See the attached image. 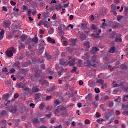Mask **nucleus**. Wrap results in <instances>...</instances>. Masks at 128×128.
Instances as JSON below:
<instances>
[{
  "label": "nucleus",
  "mask_w": 128,
  "mask_h": 128,
  "mask_svg": "<svg viewBox=\"0 0 128 128\" xmlns=\"http://www.w3.org/2000/svg\"><path fill=\"white\" fill-rule=\"evenodd\" d=\"M16 52V49L14 48L13 47L8 49V50L6 52V55L8 58H11L14 56V54Z\"/></svg>",
  "instance_id": "f257e3e1"
},
{
  "label": "nucleus",
  "mask_w": 128,
  "mask_h": 128,
  "mask_svg": "<svg viewBox=\"0 0 128 128\" xmlns=\"http://www.w3.org/2000/svg\"><path fill=\"white\" fill-rule=\"evenodd\" d=\"M115 38V42H122V38H118L120 36H118V34H116V33H114L110 36L111 38Z\"/></svg>",
  "instance_id": "f03ea898"
},
{
  "label": "nucleus",
  "mask_w": 128,
  "mask_h": 128,
  "mask_svg": "<svg viewBox=\"0 0 128 128\" xmlns=\"http://www.w3.org/2000/svg\"><path fill=\"white\" fill-rule=\"evenodd\" d=\"M60 110H66V108H62L60 106H57L54 112V114H55V116H58V114H60Z\"/></svg>",
  "instance_id": "7ed1b4c3"
},
{
  "label": "nucleus",
  "mask_w": 128,
  "mask_h": 128,
  "mask_svg": "<svg viewBox=\"0 0 128 128\" xmlns=\"http://www.w3.org/2000/svg\"><path fill=\"white\" fill-rule=\"evenodd\" d=\"M40 92V86H34L32 88V94H36Z\"/></svg>",
  "instance_id": "20e7f679"
},
{
  "label": "nucleus",
  "mask_w": 128,
  "mask_h": 128,
  "mask_svg": "<svg viewBox=\"0 0 128 128\" xmlns=\"http://www.w3.org/2000/svg\"><path fill=\"white\" fill-rule=\"evenodd\" d=\"M22 90H24L25 92H28V94H30V96L32 95V92H30V88L25 87L24 85H22Z\"/></svg>",
  "instance_id": "39448f33"
},
{
  "label": "nucleus",
  "mask_w": 128,
  "mask_h": 128,
  "mask_svg": "<svg viewBox=\"0 0 128 128\" xmlns=\"http://www.w3.org/2000/svg\"><path fill=\"white\" fill-rule=\"evenodd\" d=\"M36 97L35 100H38V102L40 101V98H42V96L41 93H38L36 94H35Z\"/></svg>",
  "instance_id": "423d86ee"
},
{
  "label": "nucleus",
  "mask_w": 128,
  "mask_h": 128,
  "mask_svg": "<svg viewBox=\"0 0 128 128\" xmlns=\"http://www.w3.org/2000/svg\"><path fill=\"white\" fill-rule=\"evenodd\" d=\"M76 39L70 38L69 40L70 46H76Z\"/></svg>",
  "instance_id": "0eeeda50"
},
{
  "label": "nucleus",
  "mask_w": 128,
  "mask_h": 128,
  "mask_svg": "<svg viewBox=\"0 0 128 128\" xmlns=\"http://www.w3.org/2000/svg\"><path fill=\"white\" fill-rule=\"evenodd\" d=\"M68 64L70 66H74V64H76V59H74V58L72 59L71 60L69 61L68 62Z\"/></svg>",
  "instance_id": "6e6552de"
},
{
  "label": "nucleus",
  "mask_w": 128,
  "mask_h": 128,
  "mask_svg": "<svg viewBox=\"0 0 128 128\" xmlns=\"http://www.w3.org/2000/svg\"><path fill=\"white\" fill-rule=\"evenodd\" d=\"M62 24H59L58 26V30H59L60 34H64V32L62 30Z\"/></svg>",
  "instance_id": "1a4fd4ad"
},
{
  "label": "nucleus",
  "mask_w": 128,
  "mask_h": 128,
  "mask_svg": "<svg viewBox=\"0 0 128 128\" xmlns=\"http://www.w3.org/2000/svg\"><path fill=\"white\" fill-rule=\"evenodd\" d=\"M68 62V60L66 58H62L60 60V64L62 66L66 64Z\"/></svg>",
  "instance_id": "9d476101"
},
{
  "label": "nucleus",
  "mask_w": 128,
  "mask_h": 128,
  "mask_svg": "<svg viewBox=\"0 0 128 128\" xmlns=\"http://www.w3.org/2000/svg\"><path fill=\"white\" fill-rule=\"evenodd\" d=\"M10 98V94H4L2 96V100L8 102V98Z\"/></svg>",
  "instance_id": "9b49d317"
},
{
  "label": "nucleus",
  "mask_w": 128,
  "mask_h": 128,
  "mask_svg": "<svg viewBox=\"0 0 128 128\" xmlns=\"http://www.w3.org/2000/svg\"><path fill=\"white\" fill-rule=\"evenodd\" d=\"M3 24H4V26H6L7 28H8V26H10V20H7L4 21L3 22Z\"/></svg>",
  "instance_id": "f8f14e48"
},
{
  "label": "nucleus",
  "mask_w": 128,
  "mask_h": 128,
  "mask_svg": "<svg viewBox=\"0 0 128 128\" xmlns=\"http://www.w3.org/2000/svg\"><path fill=\"white\" fill-rule=\"evenodd\" d=\"M86 64V66H89V68H90L91 66L96 68V64H94L93 65H92V64H90V60H87Z\"/></svg>",
  "instance_id": "ddd939ff"
},
{
  "label": "nucleus",
  "mask_w": 128,
  "mask_h": 128,
  "mask_svg": "<svg viewBox=\"0 0 128 128\" xmlns=\"http://www.w3.org/2000/svg\"><path fill=\"white\" fill-rule=\"evenodd\" d=\"M28 36L26 34H22L20 36V40L21 42H24L26 40Z\"/></svg>",
  "instance_id": "4468645a"
},
{
  "label": "nucleus",
  "mask_w": 128,
  "mask_h": 128,
  "mask_svg": "<svg viewBox=\"0 0 128 128\" xmlns=\"http://www.w3.org/2000/svg\"><path fill=\"white\" fill-rule=\"evenodd\" d=\"M56 90V86H50L49 88L47 89V92H52Z\"/></svg>",
  "instance_id": "2eb2a0df"
},
{
  "label": "nucleus",
  "mask_w": 128,
  "mask_h": 128,
  "mask_svg": "<svg viewBox=\"0 0 128 128\" xmlns=\"http://www.w3.org/2000/svg\"><path fill=\"white\" fill-rule=\"evenodd\" d=\"M33 124H40V122L38 120V118H34L33 121H32Z\"/></svg>",
  "instance_id": "dca6fc26"
},
{
  "label": "nucleus",
  "mask_w": 128,
  "mask_h": 128,
  "mask_svg": "<svg viewBox=\"0 0 128 128\" xmlns=\"http://www.w3.org/2000/svg\"><path fill=\"white\" fill-rule=\"evenodd\" d=\"M120 26H122V24L118 22H116L113 26V28H120Z\"/></svg>",
  "instance_id": "f3484780"
},
{
  "label": "nucleus",
  "mask_w": 128,
  "mask_h": 128,
  "mask_svg": "<svg viewBox=\"0 0 128 128\" xmlns=\"http://www.w3.org/2000/svg\"><path fill=\"white\" fill-rule=\"evenodd\" d=\"M96 84H104V80L102 79H98L96 81Z\"/></svg>",
  "instance_id": "a211bd4d"
},
{
  "label": "nucleus",
  "mask_w": 128,
  "mask_h": 128,
  "mask_svg": "<svg viewBox=\"0 0 128 128\" xmlns=\"http://www.w3.org/2000/svg\"><path fill=\"white\" fill-rule=\"evenodd\" d=\"M44 106H46V104L42 102L39 107V109L41 110H44Z\"/></svg>",
  "instance_id": "6ab92c4d"
},
{
  "label": "nucleus",
  "mask_w": 128,
  "mask_h": 128,
  "mask_svg": "<svg viewBox=\"0 0 128 128\" xmlns=\"http://www.w3.org/2000/svg\"><path fill=\"white\" fill-rule=\"evenodd\" d=\"M116 46H113L112 47H110V54H114V52H116Z\"/></svg>",
  "instance_id": "aec40b11"
},
{
  "label": "nucleus",
  "mask_w": 128,
  "mask_h": 128,
  "mask_svg": "<svg viewBox=\"0 0 128 128\" xmlns=\"http://www.w3.org/2000/svg\"><path fill=\"white\" fill-rule=\"evenodd\" d=\"M100 108L102 112H106V106H104V104L100 105Z\"/></svg>",
  "instance_id": "412c9836"
},
{
  "label": "nucleus",
  "mask_w": 128,
  "mask_h": 128,
  "mask_svg": "<svg viewBox=\"0 0 128 128\" xmlns=\"http://www.w3.org/2000/svg\"><path fill=\"white\" fill-rule=\"evenodd\" d=\"M44 84H46V86H48L49 84L46 80H44L41 82V86H44Z\"/></svg>",
  "instance_id": "4be33fe9"
},
{
  "label": "nucleus",
  "mask_w": 128,
  "mask_h": 128,
  "mask_svg": "<svg viewBox=\"0 0 128 128\" xmlns=\"http://www.w3.org/2000/svg\"><path fill=\"white\" fill-rule=\"evenodd\" d=\"M55 8L56 10H62V6L60 4H59L56 6Z\"/></svg>",
  "instance_id": "5701e85b"
},
{
  "label": "nucleus",
  "mask_w": 128,
  "mask_h": 128,
  "mask_svg": "<svg viewBox=\"0 0 128 128\" xmlns=\"http://www.w3.org/2000/svg\"><path fill=\"white\" fill-rule=\"evenodd\" d=\"M5 84L7 86H12V82H10V80H5Z\"/></svg>",
  "instance_id": "b1692460"
},
{
  "label": "nucleus",
  "mask_w": 128,
  "mask_h": 128,
  "mask_svg": "<svg viewBox=\"0 0 128 128\" xmlns=\"http://www.w3.org/2000/svg\"><path fill=\"white\" fill-rule=\"evenodd\" d=\"M47 40H48V42H50L51 44L56 43V41L54 39H52V38L50 37H48L47 38Z\"/></svg>",
  "instance_id": "393cba45"
},
{
  "label": "nucleus",
  "mask_w": 128,
  "mask_h": 128,
  "mask_svg": "<svg viewBox=\"0 0 128 128\" xmlns=\"http://www.w3.org/2000/svg\"><path fill=\"white\" fill-rule=\"evenodd\" d=\"M2 126H6V120H2L0 122Z\"/></svg>",
  "instance_id": "a878e982"
},
{
  "label": "nucleus",
  "mask_w": 128,
  "mask_h": 128,
  "mask_svg": "<svg viewBox=\"0 0 128 128\" xmlns=\"http://www.w3.org/2000/svg\"><path fill=\"white\" fill-rule=\"evenodd\" d=\"M84 44L86 48H90V42H88L84 43Z\"/></svg>",
  "instance_id": "bb28decb"
},
{
  "label": "nucleus",
  "mask_w": 128,
  "mask_h": 128,
  "mask_svg": "<svg viewBox=\"0 0 128 128\" xmlns=\"http://www.w3.org/2000/svg\"><path fill=\"white\" fill-rule=\"evenodd\" d=\"M48 32L49 34H54V28H52V27L50 28L48 30Z\"/></svg>",
  "instance_id": "cd10ccee"
},
{
  "label": "nucleus",
  "mask_w": 128,
  "mask_h": 128,
  "mask_svg": "<svg viewBox=\"0 0 128 128\" xmlns=\"http://www.w3.org/2000/svg\"><path fill=\"white\" fill-rule=\"evenodd\" d=\"M123 18H124V16L122 15L117 16L116 20H118V22H120V20H122Z\"/></svg>",
  "instance_id": "c85d7f7f"
},
{
  "label": "nucleus",
  "mask_w": 128,
  "mask_h": 128,
  "mask_svg": "<svg viewBox=\"0 0 128 128\" xmlns=\"http://www.w3.org/2000/svg\"><path fill=\"white\" fill-rule=\"evenodd\" d=\"M92 94H88L86 97V100H92Z\"/></svg>",
  "instance_id": "c756f323"
},
{
  "label": "nucleus",
  "mask_w": 128,
  "mask_h": 128,
  "mask_svg": "<svg viewBox=\"0 0 128 128\" xmlns=\"http://www.w3.org/2000/svg\"><path fill=\"white\" fill-rule=\"evenodd\" d=\"M66 52H68V54H72V49L70 48H66Z\"/></svg>",
  "instance_id": "7c9ffc66"
},
{
  "label": "nucleus",
  "mask_w": 128,
  "mask_h": 128,
  "mask_svg": "<svg viewBox=\"0 0 128 128\" xmlns=\"http://www.w3.org/2000/svg\"><path fill=\"white\" fill-rule=\"evenodd\" d=\"M20 66V62H14V64H13L14 68L17 66V68H20V66Z\"/></svg>",
  "instance_id": "2f4dec72"
},
{
  "label": "nucleus",
  "mask_w": 128,
  "mask_h": 128,
  "mask_svg": "<svg viewBox=\"0 0 128 128\" xmlns=\"http://www.w3.org/2000/svg\"><path fill=\"white\" fill-rule=\"evenodd\" d=\"M44 56L46 58H47V59L48 60H51L52 58V56H50L48 54L46 53V52Z\"/></svg>",
  "instance_id": "473e14b6"
},
{
  "label": "nucleus",
  "mask_w": 128,
  "mask_h": 128,
  "mask_svg": "<svg viewBox=\"0 0 128 128\" xmlns=\"http://www.w3.org/2000/svg\"><path fill=\"white\" fill-rule=\"evenodd\" d=\"M1 114L2 116H6V110H2Z\"/></svg>",
  "instance_id": "72a5a7b5"
},
{
  "label": "nucleus",
  "mask_w": 128,
  "mask_h": 128,
  "mask_svg": "<svg viewBox=\"0 0 128 128\" xmlns=\"http://www.w3.org/2000/svg\"><path fill=\"white\" fill-rule=\"evenodd\" d=\"M112 106H114V102L113 101H110L109 102L108 107L109 108H112Z\"/></svg>",
  "instance_id": "f704fd0d"
},
{
  "label": "nucleus",
  "mask_w": 128,
  "mask_h": 128,
  "mask_svg": "<svg viewBox=\"0 0 128 128\" xmlns=\"http://www.w3.org/2000/svg\"><path fill=\"white\" fill-rule=\"evenodd\" d=\"M96 122H98V123L102 122H104V119L100 118L96 120Z\"/></svg>",
  "instance_id": "c9c22d12"
},
{
  "label": "nucleus",
  "mask_w": 128,
  "mask_h": 128,
  "mask_svg": "<svg viewBox=\"0 0 128 128\" xmlns=\"http://www.w3.org/2000/svg\"><path fill=\"white\" fill-rule=\"evenodd\" d=\"M52 108H54V106H52V105H51L47 106V108H46V110H52Z\"/></svg>",
  "instance_id": "e433bc0d"
},
{
  "label": "nucleus",
  "mask_w": 128,
  "mask_h": 128,
  "mask_svg": "<svg viewBox=\"0 0 128 128\" xmlns=\"http://www.w3.org/2000/svg\"><path fill=\"white\" fill-rule=\"evenodd\" d=\"M120 68H122L123 70H126V69L128 66H126V65L124 64H122L120 66Z\"/></svg>",
  "instance_id": "4c0bfd02"
},
{
  "label": "nucleus",
  "mask_w": 128,
  "mask_h": 128,
  "mask_svg": "<svg viewBox=\"0 0 128 128\" xmlns=\"http://www.w3.org/2000/svg\"><path fill=\"white\" fill-rule=\"evenodd\" d=\"M32 40L34 42H35V44H38V37L36 36L34 37V39H32Z\"/></svg>",
  "instance_id": "58836bf2"
},
{
  "label": "nucleus",
  "mask_w": 128,
  "mask_h": 128,
  "mask_svg": "<svg viewBox=\"0 0 128 128\" xmlns=\"http://www.w3.org/2000/svg\"><path fill=\"white\" fill-rule=\"evenodd\" d=\"M61 40L62 42H66V40H68V38L64 37V36H61Z\"/></svg>",
  "instance_id": "ea45409f"
},
{
  "label": "nucleus",
  "mask_w": 128,
  "mask_h": 128,
  "mask_svg": "<svg viewBox=\"0 0 128 128\" xmlns=\"http://www.w3.org/2000/svg\"><path fill=\"white\" fill-rule=\"evenodd\" d=\"M94 92H96V94H100V88H95Z\"/></svg>",
  "instance_id": "a19ab883"
},
{
  "label": "nucleus",
  "mask_w": 128,
  "mask_h": 128,
  "mask_svg": "<svg viewBox=\"0 0 128 128\" xmlns=\"http://www.w3.org/2000/svg\"><path fill=\"white\" fill-rule=\"evenodd\" d=\"M56 106H58L60 104V102L58 101V100H55L54 102Z\"/></svg>",
  "instance_id": "79ce46f5"
},
{
  "label": "nucleus",
  "mask_w": 128,
  "mask_h": 128,
  "mask_svg": "<svg viewBox=\"0 0 128 128\" xmlns=\"http://www.w3.org/2000/svg\"><path fill=\"white\" fill-rule=\"evenodd\" d=\"M17 87L18 88H22V83H19L16 85Z\"/></svg>",
  "instance_id": "37998d69"
},
{
  "label": "nucleus",
  "mask_w": 128,
  "mask_h": 128,
  "mask_svg": "<svg viewBox=\"0 0 128 128\" xmlns=\"http://www.w3.org/2000/svg\"><path fill=\"white\" fill-rule=\"evenodd\" d=\"M50 122V124H54L56 122V118H51Z\"/></svg>",
  "instance_id": "c03bdc74"
},
{
  "label": "nucleus",
  "mask_w": 128,
  "mask_h": 128,
  "mask_svg": "<svg viewBox=\"0 0 128 128\" xmlns=\"http://www.w3.org/2000/svg\"><path fill=\"white\" fill-rule=\"evenodd\" d=\"M98 50H100V49H98V48L94 47L92 48V51L93 52H98Z\"/></svg>",
  "instance_id": "a18cd8bd"
},
{
  "label": "nucleus",
  "mask_w": 128,
  "mask_h": 128,
  "mask_svg": "<svg viewBox=\"0 0 128 128\" xmlns=\"http://www.w3.org/2000/svg\"><path fill=\"white\" fill-rule=\"evenodd\" d=\"M46 100H52V96H46V98H45Z\"/></svg>",
  "instance_id": "49530a36"
},
{
  "label": "nucleus",
  "mask_w": 128,
  "mask_h": 128,
  "mask_svg": "<svg viewBox=\"0 0 128 128\" xmlns=\"http://www.w3.org/2000/svg\"><path fill=\"white\" fill-rule=\"evenodd\" d=\"M63 73H64V71L62 70H60L59 71H58V74L59 76H60L61 75H62Z\"/></svg>",
  "instance_id": "de8ad7c7"
},
{
  "label": "nucleus",
  "mask_w": 128,
  "mask_h": 128,
  "mask_svg": "<svg viewBox=\"0 0 128 128\" xmlns=\"http://www.w3.org/2000/svg\"><path fill=\"white\" fill-rule=\"evenodd\" d=\"M28 7L26 6L25 5L23 6V12H26V10H28Z\"/></svg>",
  "instance_id": "09e8293b"
},
{
  "label": "nucleus",
  "mask_w": 128,
  "mask_h": 128,
  "mask_svg": "<svg viewBox=\"0 0 128 128\" xmlns=\"http://www.w3.org/2000/svg\"><path fill=\"white\" fill-rule=\"evenodd\" d=\"M2 72H8V68H6V67H5L4 69L2 70Z\"/></svg>",
  "instance_id": "8fccbe9b"
},
{
  "label": "nucleus",
  "mask_w": 128,
  "mask_h": 128,
  "mask_svg": "<svg viewBox=\"0 0 128 128\" xmlns=\"http://www.w3.org/2000/svg\"><path fill=\"white\" fill-rule=\"evenodd\" d=\"M80 40H86V37L85 36H81L80 37Z\"/></svg>",
  "instance_id": "3c124183"
},
{
  "label": "nucleus",
  "mask_w": 128,
  "mask_h": 128,
  "mask_svg": "<svg viewBox=\"0 0 128 128\" xmlns=\"http://www.w3.org/2000/svg\"><path fill=\"white\" fill-rule=\"evenodd\" d=\"M28 94V92H24L22 94V96H26Z\"/></svg>",
  "instance_id": "603ef678"
},
{
  "label": "nucleus",
  "mask_w": 128,
  "mask_h": 128,
  "mask_svg": "<svg viewBox=\"0 0 128 128\" xmlns=\"http://www.w3.org/2000/svg\"><path fill=\"white\" fill-rule=\"evenodd\" d=\"M76 68H77L76 66H74L73 69L71 71L72 72H76Z\"/></svg>",
  "instance_id": "864d4df0"
},
{
  "label": "nucleus",
  "mask_w": 128,
  "mask_h": 128,
  "mask_svg": "<svg viewBox=\"0 0 128 128\" xmlns=\"http://www.w3.org/2000/svg\"><path fill=\"white\" fill-rule=\"evenodd\" d=\"M4 34V30H2L0 32V36L3 37Z\"/></svg>",
  "instance_id": "5fc2aeb1"
},
{
  "label": "nucleus",
  "mask_w": 128,
  "mask_h": 128,
  "mask_svg": "<svg viewBox=\"0 0 128 128\" xmlns=\"http://www.w3.org/2000/svg\"><path fill=\"white\" fill-rule=\"evenodd\" d=\"M85 124H90V122L89 120L86 119L85 120Z\"/></svg>",
  "instance_id": "6e6d98bb"
},
{
  "label": "nucleus",
  "mask_w": 128,
  "mask_h": 128,
  "mask_svg": "<svg viewBox=\"0 0 128 128\" xmlns=\"http://www.w3.org/2000/svg\"><path fill=\"white\" fill-rule=\"evenodd\" d=\"M16 108H12L10 110V112H12V114H14L16 112Z\"/></svg>",
  "instance_id": "4d7b16f0"
},
{
  "label": "nucleus",
  "mask_w": 128,
  "mask_h": 128,
  "mask_svg": "<svg viewBox=\"0 0 128 128\" xmlns=\"http://www.w3.org/2000/svg\"><path fill=\"white\" fill-rule=\"evenodd\" d=\"M122 114H124V116H128V111H126V110H125V111H124V112H122Z\"/></svg>",
  "instance_id": "13d9d810"
},
{
  "label": "nucleus",
  "mask_w": 128,
  "mask_h": 128,
  "mask_svg": "<svg viewBox=\"0 0 128 128\" xmlns=\"http://www.w3.org/2000/svg\"><path fill=\"white\" fill-rule=\"evenodd\" d=\"M44 26L46 28H48V22H44Z\"/></svg>",
  "instance_id": "bf43d9fd"
},
{
  "label": "nucleus",
  "mask_w": 128,
  "mask_h": 128,
  "mask_svg": "<svg viewBox=\"0 0 128 128\" xmlns=\"http://www.w3.org/2000/svg\"><path fill=\"white\" fill-rule=\"evenodd\" d=\"M35 106H36V105H35L34 103H31V104H30V108H34Z\"/></svg>",
  "instance_id": "052dcab7"
},
{
  "label": "nucleus",
  "mask_w": 128,
  "mask_h": 128,
  "mask_svg": "<svg viewBox=\"0 0 128 128\" xmlns=\"http://www.w3.org/2000/svg\"><path fill=\"white\" fill-rule=\"evenodd\" d=\"M52 20H56V14H54L53 16H52Z\"/></svg>",
  "instance_id": "680f3d73"
},
{
  "label": "nucleus",
  "mask_w": 128,
  "mask_h": 128,
  "mask_svg": "<svg viewBox=\"0 0 128 128\" xmlns=\"http://www.w3.org/2000/svg\"><path fill=\"white\" fill-rule=\"evenodd\" d=\"M10 2L12 6H16V3L12 0H11Z\"/></svg>",
  "instance_id": "e2e57ef3"
},
{
  "label": "nucleus",
  "mask_w": 128,
  "mask_h": 128,
  "mask_svg": "<svg viewBox=\"0 0 128 128\" xmlns=\"http://www.w3.org/2000/svg\"><path fill=\"white\" fill-rule=\"evenodd\" d=\"M96 118H100V112H96Z\"/></svg>",
  "instance_id": "0e129e2a"
},
{
  "label": "nucleus",
  "mask_w": 128,
  "mask_h": 128,
  "mask_svg": "<svg viewBox=\"0 0 128 128\" xmlns=\"http://www.w3.org/2000/svg\"><path fill=\"white\" fill-rule=\"evenodd\" d=\"M95 100H96V102H98V100H99V96L98 95H96L95 98H94Z\"/></svg>",
  "instance_id": "69168bd1"
},
{
  "label": "nucleus",
  "mask_w": 128,
  "mask_h": 128,
  "mask_svg": "<svg viewBox=\"0 0 128 128\" xmlns=\"http://www.w3.org/2000/svg\"><path fill=\"white\" fill-rule=\"evenodd\" d=\"M18 96H20V95L16 93L14 95V98L16 99L18 98Z\"/></svg>",
  "instance_id": "338daca9"
},
{
  "label": "nucleus",
  "mask_w": 128,
  "mask_h": 128,
  "mask_svg": "<svg viewBox=\"0 0 128 128\" xmlns=\"http://www.w3.org/2000/svg\"><path fill=\"white\" fill-rule=\"evenodd\" d=\"M122 108L123 110H126V108H128V106L126 105H122Z\"/></svg>",
  "instance_id": "774afa93"
}]
</instances>
